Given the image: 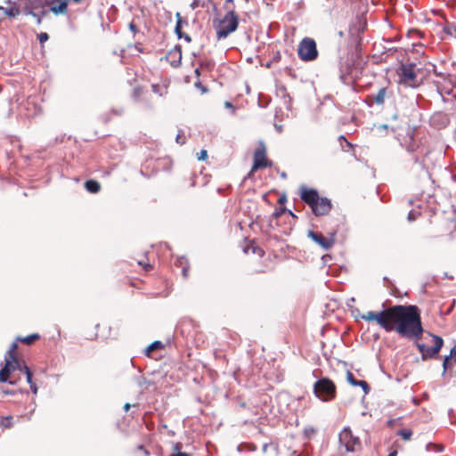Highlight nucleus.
<instances>
[{
	"instance_id": "f257e3e1",
	"label": "nucleus",
	"mask_w": 456,
	"mask_h": 456,
	"mask_svg": "<svg viewBox=\"0 0 456 456\" xmlns=\"http://www.w3.org/2000/svg\"><path fill=\"white\" fill-rule=\"evenodd\" d=\"M361 318L375 321L387 332L395 330L401 338L409 340H419L424 332L420 311L414 305H396L380 312L369 311Z\"/></svg>"
},
{
	"instance_id": "f03ea898",
	"label": "nucleus",
	"mask_w": 456,
	"mask_h": 456,
	"mask_svg": "<svg viewBox=\"0 0 456 456\" xmlns=\"http://www.w3.org/2000/svg\"><path fill=\"white\" fill-rule=\"evenodd\" d=\"M239 26V16L234 11H229L219 20L218 25L215 26L218 40L226 38L230 34L236 31Z\"/></svg>"
},
{
	"instance_id": "7ed1b4c3",
	"label": "nucleus",
	"mask_w": 456,
	"mask_h": 456,
	"mask_svg": "<svg viewBox=\"0 0 456 456\" xmlns=\"http://www.w3.org/2000/svg\"><path fill=\"white\" fill-rule=\"evenodd\" d=\"M314 394L322 402H330L336 397L337 387L329 378H321L314 385Z\"/></svg>"
},
{
	"instance_id": "20e7f679",
	"label": "nucleus",
	"mask_w": 456,
	"mask_h": 456,
	"mask_svg": "<svg viewBox=\"0 0 456 456\" xmlns=\"http://www.w3.org/2000/svg\"><path fill=\"white\" fill-rule=\"evenodd\" d=\"M432 338L433 346H429L423 343L416 342V346L421 354L422 361H428L430 359H436L439 355V353L444 346V339L442 337L428 333Z\"/></svg>"
},
{
	"instance_id": "39448f33",
	"label": "nucleus",
	"mask_w": 456,
	"mask_h": 456,
	"mask_svg": "<svg viewBox=\"0 0 456 456\" xmlns=\"http://www.w3.org/2000/svg\"><path fill=\"white\" fill-rule=\"evenodd\" d=\"M297 54L304 61H313L318 57L315 41L311 37H304L298 44Z\"/></svg>"
},
{
	"instance_id": "423d86ee",
	"label": "nucleus",
	"mask_w": 456,
	"mask_h": 456,
	"mask_svg": "<svg viewBox=\"0 0 456 456\" xmlns=\"http://www.w3.org/2000/svg\"><path fill=\"white\" fill-rule=\"evenodd\" d=\"M339 443L348 452H356L361 448L359 437L354 436L349 428H345L339 434Z\"/></svg>"
},
{
	"instance_id": "0eeeda50",
	"label": "nucleus",
	"mask_w": 456,
	"mask_h": 456,
	"mask_svg": "<svg viewBox=\"0 0 456 456\" xmlns=\"http://www.w3.org/2000/svg\"><path fill=\"white\" fill-rule=\"evenodd\" d=\"M415 66V63L402 64L400 66L399 77L401 83H403L412 87L418 86L416 83L417 74L414 70Z\"/></svg>"
},
{
	"instance_id": "6e6552de",
	"label": "nucleus",
	"mask_w": 456,
	"mask_h": 456,
	"mask_svg": "<svg viewBox=\"0 0 456 456\" xmlns=\"http://www.w3.org/2000/svg\"><path fill=\"white\" fill-rule=\"evenodd\" d=\"M4 365L0 370V382L9 383L11 385L15 384V381L10 379L11 374L20 368V362L18 359L12 360L8 356H4Z\"/></svg>"
},
{
	"instance_id": "1a4fd4ad",
	"label": "nucleus",
	"mask_w": 456,
	"mask_h": 456,
	"mask_svg": "<svg viewBox=\"0 0 456 456\" xmlns=\"http://www.w3.org/2000/svg\"><path fill=\"white\" fill-rule=\"evenodd\" d=\"M272 166V161H269L265 158V147L264 142H260L259 147L254 153V164L251 168V173L259 169Z\"/></svg>"
},
{
	"instance_id": "9d476101",
	"label": "nucleus",
	"mask_w": 456,
	"mask_h": 456,
	"mask_svg": "<svg viewBox=\"0 0 456 456\" xmlns=\"http://www.w3.org/2000/svg\"><path fill=\"white\" fill-rule=\"evenodd\" d=\"M307 235L325 250L331 248L335 242L333 237L325 238L322 233L311 230Z\"/></svg>"
},
{
	"instance_id": "9b49d317",
	"label": "nucleus",
	"mask_w": 456,
	"mask_h": 456,
	"mask_svg": "<svg viewBox=\"0 0 456 456\" xmlns=\"http://www.w3.org/2000/svg\"><path fill=\"white\" fill-rule=\"evenodd\" d=\"M331 202L327 198H319L316 201V204H314L312 207V211L315 216H324L328 214L331 209Z\"/></svg>"
},
{
	"instance_id": "f8f14e48",
	"label": "nucleus",
	"mask_w": 456,
	"mask_h": 456,
	"mask_svg": "<svg viewBox=\"0 0 456 456\" xmlns=\"http://www.w3.org/2000/svg\"><path fill=\"white\" fill-rule=\"evenodd\" d=\"M301 199L311 208L316 204L317 200L320 198L318 191L315 189H308L305 186L301 187Z\"/></svg>"
},
{
	"instance_id": "ddd939ff",
	"label": "nucleus",
	"mask_w": 456,
	"mask_h": 456,
	"mask_svg": "<svg viewBox=\"0 0 456 456\" xmlns=\"http://www.w3.org/2000/svg\"><path fill=\"white\" fill-rule=\"evenodd\" d=\"M166 60L173 68H178L182 61L181 45H176L173 49L167 52Z\"/></svg>"
},
{
	"instance_id": "4468645a",
	"label": "nucleus",
	"mask_w": 456,
	"mask_h": 456,
	"mask_svg": "<svg viewBox=\"0 0 456 456\" xmlns=\"http://www.w3.org/2000/svg\"><path fill=\"white\" fill-rule=\"evenodd\" d=\"M411 169L414 172H419L421 179L426 181L431 179V175L426 167L424 161L420 160L417 156H413V167Z\"/></svg>"
},
{
	"instance_id": "2eb2a0df",
	"label": "nucleus",
	"mask_w": 456,
	"mask_h": 456,
	"mask_svg": "<svg viewBox=\"0 0 456 456\" xmlns=\"http://www.w3.org/2000/svg\"><path fill=\"white\" fill-rule=\"evenodd\" d=\"M346 380L354 387H361L365 394L370 390L369 384L365 380H357L351 371L346 372Z\"/></svg>"
},
{
	"instance_id": "dca6fc26",
	"label": "nucleus",
	"mask_w": 456,
	"mask_h": 456,
	"mask_svg": "<svg viewBox=\"0 0 456 456\" xmlns=\"http://www.w3.org/2000/svg\"><path fill=\"white\" fill-rule=\"evenodd\" d=\"M69 0H60L59 4L54 5L53 3L50 5V8L47 9L49 12H52L55 15L58 14H65L68 12V3Z\"/></svg>"
},
{
	"instance_id": "f3484780",
	"label": "nucleus",
	"mask_w": 456,
	"mask_h": 456,
	"mask_svg": "<svg viewBox=\"0 0 456 456\" xmlns=\"http://www.w3.org/2000/svg\"><path fill=\"white\" fill-rule=\"evenodd\" d=\"M49 11L47 9H41V11H28V12H24L25 15H31L36 19L37 24L40 25L42 23V19L48 14Z\"/></svg>"
},
{
	"instance_id": "a211bd4d",
	"label": "nucleus",
	"mask_w": 456,
	"mask_h": 456,
	"mask_svg": "<svg viewBox=\"0 0 456 456\" xmlns=\"http://www.w3.org/2000/svg\"><path fill=\"white\" fill-rule=\"evenodd\" d=\"M175 265L178 267H181L183 278H187L189 273V265L187 259L183 256L178 257Z\"/></svg>"
},
{
	"instance_id": "6ab92c4d",
	"label": "nucleus",
	"mask_w": 456,
	"mask_h": 456,
	"mask_svg": "<svg viewBox=\"0 0 456 456\" xmlns=\"http://www.w3.org/2000/svg\"><path fill=\"white\" fill-rule=\"evenodd\" d=\"M387 89L385 87L379 88L376 94L371 95L372 102L378 105H381L385 102Z\"/></svg>"
},
{
	"instance_id": "aec40b11",
	"label": "nucleus",
	"mask_w": 456,
	"mask_h": 456,
	"mask_svg": "<svg viewBox=\"0 0 456 456\" xmlns=\"http://www.w3.org/2000/svg\"><path fill=\"white\" fill-rule=\"evenodd\" d=\"M85 187L91 193H97L101 190V184L95 180H88L85 183Z\"/></svg>"
},
{
	"instance_id": "412c9836",
	"label": "nucleus",
	"mask_w": 456,
	"mask_h": 456,
	"mask_svg": "<svg viewBox=\"0 0 456 456\" xmlns=\"http://www.w3.org/2000/svg\"><path fill=\"white\" fill-rule=\"evenodd\" d=\"M0 10H3L4 13L9 17H16L20 14L19 8L15 6H11L9 8H4L0 6Z\"/></svg>"
},
{
	"instance_id": "4be33fe9",
	"label": "nucleus",
	"mask_w": 456,
	"mask_h": 456,
	"mask_svg": "<svg viewBox=\"0 0 456 456\" xmlns=\"http://www.w3.org/2000/svg\"><path fill=\"white\" fill-rule=\"evenodd\" d=\"M38 338H39V335L37 334V333H34V334L28 335V336L24 337V338H18V340H20V341H21V342H23L25 344L30 345L35 340H37Z\"/></svg>"
},
{
	"instance_id": "5701e85b",
	"label": "nucleus",
	"mask_w": 456,
	"mask_h": 456,
	"mask_svg": "<svg viewBox=\"0 0 456 456\" xmlns=\"http://www.w3.org/2000/svg\"><path fill=\"white\" fill-rule=\"evenodd\" d=\"M162 347V343L160 341H154L150 346H148L145 349V354L150 356L151 353L158 348Z\"/></svg>"
},
{
	"instance_id": "b1692460",
	"label": "nucleus",
	"mask_w": 456,
	"mask_h": 456,
	"mask_svg": "<svg viewBox=\"0 0 456 456\" xmlns=\"http://www.w3.org/2000/svg\"><path fill=\"white\" fill-rule=\"evenodd\" d=\"M17 346H18L17 342H13L11 345V347L9 348V350L6 352L5 356H8L9 358H11L12 360L18 359L15 354V350H16Z\"/></svg>"
},
{
	"instance_id": "393cba45",
	"label": "nucleus",
	"mask_w": 456,
	"mask_h": 456,
	"mask_svg": "<svg viewBox=\"0 0 456 456\" xmlns=\"http://www.w3.org/2000/svg\"><path fill=\"white\" fill-rule=\"evenodd\" d=\"M398 436H400L404 440H410L412 436V431L411 429H401L398 431Z\"/></svg>"
},
{
	"instance_id": "a878e982",
	"label": "nucleus",
	"mask_w": 456,
	"mask_h": 456,
	"mask_svg": "<svg viewBox=\"0 0 456 456\" xmlns=\"http://www.w3.org/2000/svg\"><path fill=\"white\" fill-rule=\"evenodd\" d=\"M383 281H384V283H385V286L387 288V289H393L391 294L394 295V296H396V293H395V290H397V289L395 287L394 283L392 282V281H390L387 277H384L383 278Z\"/></svg>"
},
{
	"instance_id": "bb28decb",
	"label": "nucleus",
	"mask_w": 456,
	"mask_h": 456,
	"mask_svg": "<svg viewBox=\"0 0 456 456\" xmlns=\"http://www.w3.org/2000/svg\"><path fill=\"white\" fill-rule=\"evenodd\" d=\"M288 212L290 216H292L293 217H295L296 216L292 213L291 210H289L287 209L286 208H280L279 209H276L273 213V216L278 218L280 217L282 214Z\"/></svg>"
},
{
	"instance_id": "cd10ccee",
	"label": "nucleus",
	"mask_w": 456,
	"mask_h": 456,
	"mask_svg": "<svg viewBox=\"0 0 456 456\" xmlns=\"http://www.w3.org/2000/svg\"><path fill=\"white\" fill-rule=\"evenodd\" d=\"M420 216V211L412 209L408 213L407 219L410 222L415 221Z\"/></svg>"
},
{
	"instance_id": "c85d7f7f",
	"label": "nucleus",
	"mask_w": 456,
	"mask_h": 456,
	"mask_svg": "<svg viewBox=\"0 0 456 456\" xmlns=\"http://www.w3.org/2000/svg\"><path fill=\"white\" fill-rule=\"evenodd\" d=\"M2 426L5 428H10L12 427V416H7V417H4L3 419H2Z\"/></svg>"
},
{
	"instance_id": "c756f323",
	"label": "nucleus",
	"mask_w": 456,
	"mask_h": 456,
	"mask_svg": "<svg viewBox=\"0 0 456 456\" xmlns=\"http://www.w3.org/2000/svg\"><path fill=\"white\" fill-rule=\"evenodd\" d=\"M175 16L177 18V20H176V24L175 27V30H179L180 28H182L183 23H185L186 25L188 24V22L186 20L185 21L183 20L181 14L179 12H177Z\"/></svg>"
},
{
	"instance_id": "7c9ffc66",
	"label": "nucleus",
	"mask_w": 456,
	"mask_h": 456,
	"mask_svg": "<svg viewBox=\"0 0 456 456\" xmlns=\"http://www.w3.org/2000/svg\"><path fill=\"white\" fill-rule=\"evenodd\" d=\"M449 361H450V356L445 355L444 359L443 361V373H442L443 376L445 375V373L449 368Z\"/></svg>"
},
{
	"instance_id": "2f4dec72",
	"label": "nucleus",
	"mask_w": 456,
	"mask_h": 456,
	"mask_svg": "<svg viewBox=\"0 0 456 456\" xmlns=\"http://www.w3.org/2000/svg\"><path fill=\"white\" fill-rule=\"evenodd\" d=\"M37 39L40 44H44L45 42H46L49 39V36L45 32H41L40 34L37 35Z\"/></svg>"
},
{
	"instance_id": "473e14b6",
	"label": "nucleus",
	"mask_w": 456,
	"mask_h": 456,
	"mask_svg": "<svg viewBox=\"0 0 456 456\" xmlns=\"http://www.w3.org/2000/svg\"><path fill=\"white\" fill-rule=\"evenodd\" d=\"M454 28H456V25L452 23L444 28V31L447 35L452 36L454 34Z\"/></svg>"
},
{
	"instance_id": "72a5a7b5",
	"label": "nucleus",
	"mask_w": 456,
	"mask_h": 456,
	"mask_svg": "<svg viewBox=\"0 0 456 456\" xmlns=\"http://www.w3.org/2000/svg\"><path fill=\"white\" fill-rule=\"evenodd\" d=\"M214 65L215 63L210 60L200 62V67L206 68L208 69H211L214 67Z\"/></svg>"
},
{
	"instance_id": "f704fd0d",
	"label": "nucleus",
	"mask_w": 456,
	"mask_h": 456,
	"mask_svg": "<svg viewBox=\"0 0 456 456\" xmlns=\"http://www.w3.org/2000/svg\"><path fill=\"white\" fill-rule=\"evenodd\" d=\"M32 376H33V374H32L30 369L26 368V379L29 385L35 383L32 379Z\"/></svg>"
},
{
	"instance_id": "c9c22d12",
	"label": "nucleus",
	"mask_w": 456,
	"mask_h": 456,
	"mask_svg": "<svg viewBox=\"0 0 456 456\" xmlns=\"http://www.w3.org/2000/svg\"><path fill=\"white\" fill-rule=\"evenodd\" d=\"M194 86H195L196 88L200 89L203 94L208 92V88L201 84L200 79H198L194 83Z\"/></svg>"
},
{
	"instance_id": "e433bc0d",
	"label": "nucleus",
	"mask_w": 456,
	"mask_h": 456,
	"mask_svg": "<svg viewBox=\"0 0 456 456\" xmlns=\"http://www.w3.org/2000/svg\"><path fill=\"white\" fill-rule=\"evenodd\" d=\"M338 141L340 143H342V142H344L346 145L347 148H352V144L351 142H349L346 138L345 137V135H339L338 136Z\"/></svg>"
},
{
	"instance_id": "4c0bfd02",
	"label": "nucleus",
	"mask_w": 456,
	"mask_h": 456,
	"mask_svg": "<svg viewBox=\"0 0 456 456\" xmlns=\"http://www.w3.org/2000/svg\"><path fill=\"white\" fill-rule=\"evenodd\" d=\"M208 157V152L206 150H201L200 152L198 155L199 160H205Z\"/></svg>"
},
{
	"instance_id": "58836bf2",
	"label": "nucleus",
	"mask_w": 456,
	"mask_h": 456,
	"mask_svg": "<svg viewBox=\"0 0 456 456\" xmlns=\"http://www.w3.org/2000/svg\"><path fill=\"white\" fill-rule=\"evenodd\" d=\"M200 0H192L190 6L192 10H195L196 8H198L200 6Z\"/></svg>"
},
{
	"instance_id": "ea45409f",
	"label": "nucleus",
	"mask_w": 456,
	"mask_h": 456,
	"mask_svg": "<svg viewBox=\"0 0 456 456\" xmlns=\"http://www.w3.org/2000/svg\"><path fill=\"white\" fill-rule=\"evenodd\" d=\"M129 29L133 32L134 35H135L138 31V29L134 22H131L129 24Z\"/></svg>"
},
{
	"instance_id": "a19ab883",
	"label": "nucleus",
	"mask_w": 456,
	"mask_h": 456,
	"mask_svg": "<svg viewBox=\"0 0 456 456\" xmlns=\"http://www.w3.org/2000/svg\"><path fill=\"white\" fill-rule=\"evenodd\" d=\"M0 389H1L2 393L4 394V395H15V391L14 390L3 389L1 387H0Z\"/></svg>"
},
{
	"instance_id": "79ce46f5",
	"label": "nucleus",
	"mask_w": 456,
	"mask_h": 456,
	"mask_svg": "<svg viewBox=\"0 0 456 456\" xmlns=\"http://www.w3.org/2000/svg\"><path fill=\"white\" fill-rule=\"evenodd\" d=\"M448 356H450V359L456 358V346L451 349L450 354Z\"/></svg>"
},
{
	"instance_id": "37998d69",
	"label": "nucleus",
	"mask_w": 456,
	"mask_h": 456,
	"mask_svg": "<svg viewBox=\"0 0 456 456\" xmlns=\"http://www.w3.org/2000/svg\"><path fill=\"white\" fill-rule=\"evenodd\" d=\"M26 368H28V367L25 363L21 364L20 362V368H18L17 370H20V371L24 372V374L26 375Z\"/></svg>"
},
{
	"instance_id": "c03bdc74",
	"label": "nucleus",
	"mask_w": 456,
	"mask_h": 456,
	"mask_svg": "<svg viewBox=\"0 0 456 456\" xmlns=\"http://www.w3.org/2000/svg\"><path fill=\"white\" fill-rule=\"evenodd\" d=\"M29 387L31 388L32 393L36 395L37 393V385L35 383H33V384H30Z\"/></svg>"
},
{
	"instance_id": "a18cd8bd",
	"label": "nucleus",
	"mask_w": 456,
	"mask_h": 456,
	"mask_svg": "<svg viewBox=\"0 0 456 456\" xmlns=\"http://www.w3.org/2000/svg\"><path fill=\"white\" fill-rule=\"evenodd\" d=\"M170 456H191V454L189 453H186V452H177V453H172Z\"/></svg>"
},
{
	"instance_id": "49530a36",
	"label": "nucleus",
	"mask_w": 456,
	"mask_h": 456,
	"mask_svg": "<svg viewBox=\"0 0 456 456\" xmlns=\"http://www.w3.org/2000/svg\"><path fill=\"white\" fill-rule=\"evenodd\" d=\"M224 106L227 109H232V111L234 112L235 108H234V106L230 102H225Z\"/></svg>"
},
{
	"instance_id": "de8ad7c7",
	"label": "nucleus",
	"mask_w": 456,
	"mask_h": 456,
	"mask_svg": "<svg viewBox=\"0 0 456 456\" xmlns=\"http://www.w3.org/2000/svg\"><path fill=\"white\" fill-rule=\"evenodd\" d=\"M175 33L176 34L179 39L183 38V35L184 34L183 33L182 28H180L179 30H175Z\"/></svg>"
},
{
	"instance_id": "09e8293b",
	"label": "nucleus",
	"mask_w": 456,
	"mask_h": 456,
	"mask_svg": "<svg viewBox=\"0 0 456 456\" xmlns=\"http://www.w3.org/2000/svg\"><path fill=\"white\" fill-rule=\"evenodd\" d=\"M175 141H176L177 143H180V144H183L184 143V141H182V137H181V135L179 134L176 135Z\"/></svg>"
},
{
	"instance_id": "8fccbe9b",
	"label": "nucleus",
	"mask_w": 456,
	"mask_h": 456,
	"mask_svg": "<svg viewBox=\"0 0 456 456\" xmlns=\"http://www.w3.org/2000/svg\"><path fill=\"white\" fill-rule=\"evenodd\" d=\"M183 38L186 42H188V43H190V42L191 41V37H190L188 34H183Z\"/></svg>"
},
{
	"instance_id": "3c124183",
	"label": "nucleus",
	"mask_w": 456,
	"mask_h": 456,
	"mask_svg": "<svg viewBox=\"0 0 456 456\" xmlns=\"http://www.w3.org/2000/svg\"><path fill=\"white\" fill-rule=\"evenodd\" d=\"M286 201V196L285 195H282L281 197L279 198L278 200V203L279 204H283L284 202Z\"/></svg>"
},
{
	"instance_id": "603ef678",
	"label": "nucleus",
	"mask_w": 456,
	"mask_h": 456,
	"mask_svg": "<svg viewBox=\"0 0 456 456\" xmlns=\"http://www.w3.org/2000/svg\"><path fill=\"white\" fill-rule=\"evenodd\" d=\"M387 128H388L387 125H380V126H378V129L380 130V131L381 130H387Z\"/></svg>"
},
{
	"instance_id": "864d4df0",
	"label": "nucleus",
	"mask_w": 456,
	"mask_h": 456,
	"mask_svg": "<svg viewBox=\"0 0 456 456\" xmlns=\"http://www.w3.org/2000/svg\"><path fill=\"white\" fill-rule=\"evenodd\" d=\"M339 77H340V79H341L343 82H345V81H346V74L344 73V71H343V70H341Z\"/></svg>"
},
{
	"instance_id": "5fc2aeb1",
	"label": "nucleus",
	"mask_w": 456,
	"mask_h": 456,
	"mask_svg": "<svg viewBox=\"0 0 456 456\" xmlns=\"http://www.w3.org/2000/svg\"><path fill=\"white\" fill-rule=\"evenodd\" d=\"M112 111L117 114V115H121L123 113V110L122 109H119V110H112Z\"/></svg>"
},
{
	"instance_id": "6e6d98bb",
	"label": "nucleus",
	"mask_w": 456,
	"mask_h": 456,
	"mask_svg": "<svg viewBox=\"0 0 456 456\" xmlns=\"http://www.w3.org/2000/svg\"><path fill=\"white\" fill-rule=\"evenodd\" d=\"M138 449H139V450H144V453H145V455H149V453H150L147 450H145V449L143 448V445H139V446H138Z\"/></svg>"
},
{
	"instance_id": "4d7b16f0",
	"label": "nucleus",
	"mask_w": 456,
	"mask_h": 456,
	"mask_svg": "<svg viewBox=\"0 0 456 456\" xmlns=\"http://www.w3.org/2000/svg\"><path fill=\"white\" fill-rule=\"evenodd\" d=\"M130 407H131L130 403H126L124 405V410H125L126 411H127L130 409Z\"/></svg>"
},
{
	"instance_id": "13d9d810",
	"label": "nucleus",
	"mask_w": 456,
	"mask_h": 456,
	"mask_svg": "<svg viewBox=\"0 0 456 456\" xmlns=\"http://www.w3.org/2000/svg\"><path fill=\"white\" fill-rule=\"evenodd\" d=\"M407 151L410 152H413L415 151L414 147L411 145L407 146Z\"/></svg>"
},
{
	"instance_id": "bf43d9fd",
	"label": "nucleus",
	"mask_w": 456,
	"mask_h": 456,
	"mask_svg": "<svg viewBox=\"0 0 456 456\" xmlns=\"http://www.w3.org/2000/svg\"><path fill=\"white\" fill-rule=\"evenodd\" d=\"M387 456H397V452L395 450L391 452Z\"/></svg>"
},
{
	"instance_id": "052dcab7",
	"label": "nucleus",
	"mask_w": 456,
	"mask_h": 456,
	"mask_svg": "<svg viewBox=\"0 0 456 456\" xmlns=\"http://www.w3.org/2000/svg\"><path fill=\"white\" fill-rule=\"evenodd\" d=\"M194 72H195V75H196L198 77L200 76V69H199V68H198V69H196Z\"/></svg>"
},
{
	"instance_id": "680f3d73",
	"label": "nucleus",
	"mask_w": 456,
	"mask_h": 456,
	"mask_svg": "<svg viewBox=\"0 0 456 456\" xmlns=\"http://www.w3.org/2000/svg\"><path fill=\"white\" fill-rule=\"evenodd\" d=\"M345 146H346V143H343V144L341 143V149H342V151H348V150H349L350 148L346 149V148H345Z\"/></svg>"
},
{
	"instance_id": "e2e57ef3",
	"label": "nucleus",
	"mask_w": 456,
	"mask_h": 456,
	"mask_svg": "<svg viewBox=\"0 0 456 456\" xmlns=\"http://www.w3.org/2000/svg\"><path fill=\"white\" fill-rule=\"evenodd\" d=\"M290 456H300V455L297 454L296 451H294L291 452Z\"/></svg>"
},
{
	"instance_id": "0e129e2a",
	"label": "nucleus",
	"mask_w": 456,
	"mask_h": 456,
	"mask_svg": "<svg viewBox=\"0 0 456 456\" xmlns=\"http://www.w3.org/2000/svg\"><path fill=\"white\" fill-rule=\"evenodd\" d=\"M275 127L279 132H281V126H275Z\"/></svg>"
},
{
	"instance_id": "69168bd1",
	"label": "nucleus",
	"mask_w": 456,
	"mask_h": 456,
	"mask_svg": "<svg viewBox=\"0 0 456 456\" xmlns=\"http://www.w3.org/2000/svg\"><path fill=\"white\" fill-rule=\"evenodd\" d=\"M409 205L411 206L413 205V200L412 199H410L409 201H408Z\"/></svg>"
},
{
	"instance_id": "338daca9",
	"label": "nucleus",
	"mask_w": 456,
	"mask_h": 456,
	"mask_svg": "<svg viewBox=\"0 0 456 456\" xmlns=\"http://www.w3.org/2000/svg\"><path fill=\"white\" fill-rule=\"evenodd\" d=\"M281 176L282 178H286L287 175H286V173H285V172H283V173H281Z\"/></svg>"
},
{
	"instance_id": "774afa93",
	"label": "nucleus",
	"mask_w": 456,
	"mask_h": 456,
	"mask_svg": "<svg viewBox=\"0 0 456 456\" xmlns=\"http://www.w3.org/2000/svg\"><path fill=\"white\" fill-rule=\"evenodd\" d=\"M266 448H267V444H265L264 447H263V450L266 451Z\"/></svg>"
}]
</instances>
